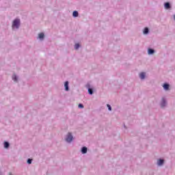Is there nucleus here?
<instances>
[{
    "label": "nucleus",
    "mask_w": 175,
    "mask_h": 175,
    "mask_svg": "<svg viewBox=\"0 0 175 175\" xmlns=\"http://www.w3.org/2000/svg\"><path fill=\"white\" fill-rule=\"evenodd\" d=\"M18 27H20V19H15L12 23V28L18 29Z\"/></svg>",
    "instance_id": "obj_1"
},
{
    "label": "nucleus",
    "mask_w": 175,
    "mask_h": 175,
    "mask_svg": "<svg viewBox=\"0 0 175 175\" xmlns=\"http://www.w3.org/2000/svg\"><path fill=\"white\" fill-rule=\"evenodd\" d=\"M73 140V136H72V134L70 133H68L67 135V137L66 138V142H68V143H70Z\"/></svg>",
    "instance_id": "obj_2"
},
{
    "label": "nucleus",
    "mask_w": 175,
    "mask_h": 175,
    "mask_svg": "<svg viewBox=\"0 0 175 175\" xmlns=\"http://www.w3.org/2000/svg\"><path fill=\"white\" fill-rule=\"evenodd\" d=\"M64 87L66 88V91H69V82L66 81L64 83Z\"/></svg>",
    "instance_id": "obj_3"
},
{
    "label": "nucleus",
    "mask_w": 175,
    "mask_h": 175,
    "mask_svg": "<svg viewBox=\"0 0 175 175\" xmlns=\"http://www.w3.org/2000/svg\"><path fill=\"white\" fill-rule=\"evenodd\" d=\"M161 106V107H165V106H166V101L165 100V98H162Z\"/></svg>",
    "instance_id": "obj_4"
},
{
    "label": "nucleus",
    "mask_w": 175,
    "mask_h": 175,
    "mask_svg": "<svg viewBox=\"0 0 175 175\" xmlns=\"http://www.w3.org/2000/svg\"><path fill=\"white\" fill-rule=\"evenodd\" d=\"M139 77L142 79V80L144 79L146 77V73L145 72H141L139 74Z\"/></svg>",
    "instance_id": "obj_5"
},
{
    "label": "nucleus",
    "mask_w": 175,
    "mask_h": 175,
    "mask_svg": "<svg viewBox=\"0 0 175 175\" xmlns=\"http://www.w3.org/2000/svg\"><path fill=\"white\" fill-rule=\"evenodd\" d=\"M87 151H88L87 147L82 148V150H81L82 154H87Z\"/></svg>",
    "instance_id": "obj_6"
},
{
    "label": "nucleus",
    "mask_w": 175,
    "mask_h": 175,
    "mask_svg": "<svg viewBox=\"0 0 175 175\" xmlns=\"http://www.w3.org/2000/svg\"><path fill=\"white\" fill-rule=\"evenodd\" d=\"M163 162H164L163 159H159L157 163H158L159 166H161V165H163Z\"/></svg>",
    "instance_id": "obj_7"
},
{
    "label": "nucleus",
    "mask_w": 175,
    "mask_h": 175,
    "mask_svg": "<svg viewBox=\"0 0 175 175\" xmlns=\"http://www.w3.org/2000/svg\"><path fill=\"white\" fill-rule=\"evenodd\" d=\"M73 17H77L79 16V12L77 11H74L72 13Z\"/></svg>",
    "instance_id": "obj_8"
},
{
    "label": "nucleus",
    "mask_w": 175,
    "mask_h": 175,
    "mask_svg": "<svg viewBox=\"0 0 175 175\" xmlns=\"http://www.w3.org/2000/svg\"><path fill=\"white\" fill-rule=\"evenodd\" d=\"M165 9H170V3H165Z\"/></svg>",
    "instance_id": "obj_9"
},
{
    "label": "nucleus",
    "mask_w": 175,
    "mask_h": 175,
    "mask_svg": "<svg viewBox=\"0 0 175 175\" xmlns=\"http://www.w3.org/2000/svg\"><path fill=\"white\" fill-rule=\"evenodd\" d=\"M163 87L164 90H169V84L165 83Z\"/></svg>",
    "instance_id": "obj_10"
},
{
    "label": "nucleus",
    "mask_w": 175,
    "mask_h": 175,
    "mask_svg": "<svg viewBox=\"0 0 175 175\" xmlns=\"http://www.w3.org/2000/svg\"><path fill=\"white\" fill-rule=\"evenodd\" d=\"M39 38L40 39H43V38H44V34L43 33H40L39 35Z\"/></svg>",
    "instance_id": "obj_11"
},
{
    "label": "nucleus",
    "mask_w": 175,
    "mask_h": 175,
    "mask_svg": "<svg viewBox=\"0 0 175 175\" xmlns=\"http://www.w3.org/2000/svg\"><path fill=\"white\" fill-rule=\"evenodd\" d=\"M154 51L152 49H148V54H154Z\"/></svg>",
    "instance_id": "obj_12"
},
{
    "label": "nucleus",
    "mask_w": 175,
    "mask_h": 175,
    "mask_svg": "<svg viewBox=\"0 0 175 175\" xmlns=\"http://www.w3.org/2000/svg\"><path fill=\"white\" fill-rule=\"evenodd\" d=\"M88 92L90 95H92V94H94V91L91 88L88 89Z\"/></svg>",
    "instance_id": "obj_13"
},
{
    "label": "nucleus",
    "mask_w": 175,
    "mask_h": 175,
    "mask_svg": "<svg viewBox=\"0 0 175 175\" xmlns=\"http://www.w3.org/2000/svg\"><path fill=\"white\" fill-rule=\"evenodd\" d=\"M4 147L5 148H9V144L8 142H4Z\"/></svg>",
    "instance_id": "obj_14"
},
{
    "label": "nucleus",
    "mask_w": 175,
    "mask_h": 175,
    "mask_svg": "<svg viewBox=\"0 0 175 175\" xmlns=\"http://www.w3.org/2000/svg\"><path fill=\"white\" fill-rule=\"evenodd\" d=\"M79 47H80V44H75V50H77V49H79Z\"/></svg>",
    "instance_id": "obj_15"
},
{
    "label": "nucleus",
    "mask_w": 175,
    "mask_h": 175,
    "mask_svg": "<svg viewBox=\"0 0 175 175\" xmlns=\"http://www.w3.org/2000/svg\"><path fill=\"white\" fill-rule=\"evenodd\" d=\"M78 107L79 109H84V105H83V104H79Z\"/></svg>",
    "instance_id": "obj_16"
},
{
    "label": "nucleus",
    "mask_w": 175,
    "mask_h": 175,
    "mask_svg": "<svg viewBox=\"0 0 175 175\" xmlns=\"http://www.w3.org/2000/svg\"><path fill=\"white\" fill-rule=\"evenodd\" d=\"M144 33H148V29L147 27L144 29Z\"/></svg>",
    "instance_id": "obj_17"
},
{
    "label": "nucleus",
    "mask_w": 175,
    "mask_h": 175,
    "mask_svg": "<svg viewBox=\"0 0 175 175\" xmlns=\"http://www.w3.org/2000/svg\"><path fill=\"white\" fill-rule=\"evenodd\" d=\"M12 79L14 81H17V77L15 75H13Z\"/></svg>",
    "instance_id": "obj_18"
},
{
    "label": "nucleus",
    "mask_w": 175,
    "mask_h": 175,
    "mask_svg": "<svg viewBox=\"0 0 175 175\" xmlns=\"http://www.w3.org/2000/svg\"><path fill=\"white\" fill-rule=\"evenodd\" d=\"M27 163H29V165H31V163H32V159H29L27 160Z\"/></svg>",
    "instance_id": "obj_19"
},
{
    "label": "nucleus",
    "mask_w": 175,
    "mask_h": 175,
    "mask_svg": "<svg viewBox=\"0 0 175 175\" xmlns=\"http://www.w3.org/2000/svg\"><path fill=\"white\" fill-rule=\"evenodd\" d=\"M107 106L108 107V110L111 111V106H110L109 104H107Z\"/></svg>",
    "instance_id": "obj_20"
},
{
    "label": "nucleus",
    "mask_w": 175,
    "mask_h": 175,
    "mask_svg": "<svg viewBox=\"0 0 175 175\" xmlns=\"http://www.w3.org/2000/svg\"><path fill=\"white\" fill-rule=\"evenodd\" d=\"M174 20H175V15L174 16Z\"/></svg>",
    "instance_id": "obj_21"
}]
</instances>
